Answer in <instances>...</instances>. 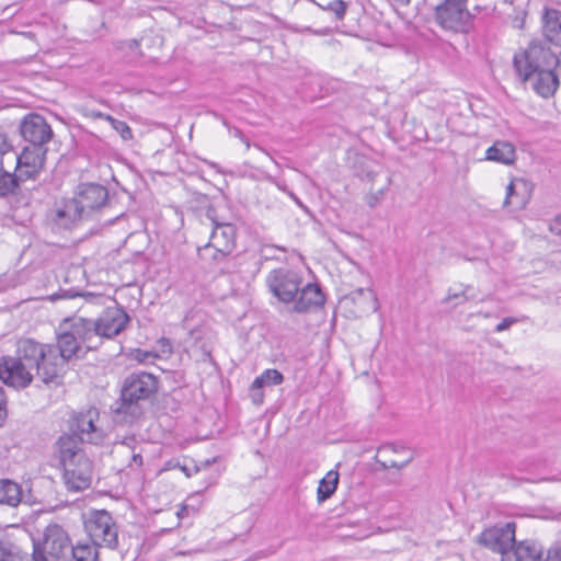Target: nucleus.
I'll list each match as a JSON object with an SVG mask.
<instances>
[{
	"mask_svg": "<svg viewBox=\"0 0 561 561\" xmlns=\"http://www.w3.org/2000/svg\"><path fill=\"white\" fill-rule=\"evenodd\" d=\"M41 342L31 339H20L16 344L15 356H2L0 358V379L9 387L16 390L28 387L34 377L44 383L56 382V368L50 362L44 363L45 351Z\"/></svg>",
	"mask_w": 561,
	"mask_h": 561,
	"instance_id": "1",
	"label": "nucleus"
},
{
	"mask_svg": "<svg viewBox=\"0 0 561 561\" xmlns=\"http://www.w3.org/2000/svg\"><path fill=\"white\" fill-rule=\"evenodd\" d=\"M266 285L279 302L291 304L290 311L294 313H307L325 302V296L318 284H305L300 273L288 267L272 270L266 277Z\"/></svg>",
	"mask_w": 561,
	"mask_h": 561,
	"instance_id": "2",
	"label": "nucleus"
},
{
	"mask_svg": "<svg viewBox=\"0 0 561 561\" xmlns=\"http://www.w3.org/2000/svg\"><path fill=\"white\" fill-rule=\"evenodd\" d=\"M56 447L66 488L75 492L90 488L93 462L80 447L79 439L73 435H61L56 442Z\"/></svg>",
	"mask_w": 561,
	"mask_h": 561,
	"instance_id": "3",
	"label": "nucleus"
},
{
	"mask_svg": "<svg viewBox=\"0 0 561 561\" xmlns=\"http://www.w3.org/2000/svg\"><path fill=\"white\" fill-rule=\"evenodd\" d=\"M158 389L156 376L145 371L133 373L126 377L121 399L114 411L117 414H129L131 417L140 414L139 401L148 400Z\"/></svg>",
	"mask_w": 561,
	"mask_h": 561,
	"instance_id": "4",
	"label": "nucleus"
},
{
	"mask_svg": "<svg viewBox=\"0 0 561 561\" xmlns=\"http://www.w3.org/2000/svg\"><path fill=\"white\" fill-rule=\"evenodd\" d=\"M71 541L67 531L58 524H49L43 537L33 539V551L28 561H71Z\"/></svg>",
	"mask_w": 561,
	"mask_h": 561,
	"instance_id": "5",
	"label": "nucleus"
},
{
	"mask_svg": "<svg viewBox=\"0 0 561 561\" xmlns=\"http://www.w3.org/2000/svg\"><path fill=\"white\" fill-rule=\"evenodd\" d=\"M83 529L90 541L100 548L117 550L119 528L114 517L105 510H91L83 514Z\"/></svg>",
	"mask_w": 561,
	"mask_h": 561,
	"instance_id": "6",
	"label": "nucleus"
},
{
	"mask_svg": "<svg viewBox=\"0 0 561 561\" xmlns=\"http://www.w3.org/2000/svg\"><path fill=\"white\" fill-rule=\"evenodd\" d=\"M42 346L48 347L45 351L44 363L50 362L56 368V382L59 383L65 373L66 364L72 358H79L85 354L82 345L78 342L76 336L70 330L65 327V323L60 327V331L57 333V345L41 343Z\"/></svg>",
	"mask_w": 561,
	"mask_h": 561,
	"instance_id": "7",
	"label": "nucleus"
},
{
	"mask_svg": "<svg viewBox=\"0 0 561 561\" xmlns=\"http://www.w3.org/2000/svg\"><path fill=\"white\" fill-rule=\"evenodd\" d=\"M553 61L554 53L538 41L531 42L524 51L515 54L513 58L515 71L523 82L530 80L535 72L553 68Z\"/></svg>",
	"mask_w": 561,
	"mask_h": 561,
	"instance_id": "8",
	"label": "nucleus"
},
{
	"mask_svg": "<svg viewBox=\"0 0 561 561\" xmlns=\"http://www.w3.org/2000/svg\"><path fill=\"white\" fill-rule=\"evenodd\" d=\"M435 21L444 30L467 33L473 25V15L465 0H444L435 8Z\"/></svg>",
	"mask_w": 561,
	"mask_h": 561,
	"instance_id": "9",
	"label": "nucleus"
},
{
	"mask_svg": "<svg viewBox=\"0 0 561 561\" xmlns=\"http://www.w3.org/2000/svg\"><path fill=\"white\" fill-rule=\"evenodd\" d=\"M20 133L28 144L23 150H30L32 153L43 151V156L47 154L46 145L53 138L54 133L44 116L37 113L25 115L20 124Z\"/></svg>",
	"mask_w": 561,
	"mask_h": 561,
	"instance_id": "10",
	"label": "nucleus"
},
{
	"mask_svg": "<svg viewBox=\"0 0 561 561\" xmlns=\"http://www.w3.org/2000/svg\"><path fill=\"white\" fill-rule=\"evenodd\" d=\"M73 198L89 220L107 207L108 191L98 183H81Z\"/></svg>",
	"mask_w": 561,
	"mask_h": 561,
	"instance_id": "11",
	"label": "nucleus"
},
{
	"mask_svg": "<svg viewBox=\"0 0 561 561\" xmlns=\"http://www.w3.org/2000/svg\"><path fill=\"white\" fill-rule=\"evenodd\" d=\"M33 197V187H25L19 182L13 172L0 167V199L7 201L13 207L28 206Z\"/></svg>",
	"mask_w": 561,
	"mask_h": 561,
	"instance_id": "12",
	"label": "nucleus"
},
{
	"mask_svg": "<svg viewBox=\"0 0 561 561\" xmlns=\"http://www.w3.org/2000/svg\"><path fill=\"white\" fill-rule=\"evenodd\" d=\"M516 524L508 522L502 526H493L480 534L479 542L497 553H506L516 546L515 540Z\"/></svg>",
	"mask_w": 561,
	"mask_h": 561,
	"instance_id": "13",
	"label": "nucleus"
},
{
	"mask_svg": "<svg viewBox=\"0 0 561 561\" xmlns=\"http://www.w3.org/2000/svg\"><path fill=\"white\" fill-rule=\"evenodd\" d=\"M45 162L46 156H43V151L32 153L30 150H22L13 173L20 183L25 187H33L34 191L35 182L43 171Z\"/></svg>",
	"mask_w": 561,
	"mask_h": 561,
	"instance_id": "14",
	"label": "nucleus"
},
{
	"mask_svg": "<svg viewBox=\"0 0 561 561\" xmlns=\"http://www.w3.org/2000/svg\"><path fill=\"white\" fill-rule=\"evenodd\" d=\"M98 417L99 413L96 409H89L73 416L70 424L71 435L79 439L80 446L83 442L98 444L102 440V433L94 424Z\"/></svg>",
	"mask_w": 561,
	"mask_h": 561,
	"instance_id": "15",
	"label": "nucleus"
},
{
	"mask_svg": "<svg viewBox=\"0 0 561 561\" xmlns=\"http://www.w3.org/2000/svg\"><path fill=\"white\" fill-rule=\"evenodd\" d=\"M129 322V316L122 308H110L101 317L94 320L100 345L103 339H113L125 330Z\"/></svg>",
	"mask_w": 561,
	"mask_h": 561,
	"instance_id": "16",
	"label": "nucleus"
},
{
	"mask_svg": "<svg viewBox=\"0 0 561 561\" xmlns=\"http://www.w3.org/2000/svg\"><path fill=\"white\" fill-rule=\"evenodd\" d=\"M70 332L87 351L96 350L100 346V337L93 319L73 318L65 321Z\"/></svg>",
	"mask_w": 561,
	"mask_h": 561,
	"instance_id": "17",
	"label": "nucleus"
},
{
	"mask_svg": "<svg viewBox=\"0 0 561 561\" xmlns=\"http://www.w3.org/2000/svg\"><path fill=\"white\" fill-rule=\"evenodd\" d=\"M54 224L61 229H72L88 220L75 198L64 201L53 213Z\"/></svg>",
	"mask_w": 561,
	"mask_h": 561,
	"instance_id": "18",
	"label": "nucleus"
},
{
	"mask_svg": "<svg viewBox=\"0 0 561 561\" xmlns=\"http://www.w3.org/2000/svg\"><path fill=\"white\" fill-rule=\"evenodd\" d=\"M236 229L230 224H216L213 229L209 247L214 248L215 260L222 259L231 253L234 248Z\"/></svg>",
	"mask_w": 561,
	"mask_h": 561,
	"instance_id": "19",
	"label": "nucleus"
},
{
	"mask_svg": "<svg viewBox=\"0 0 561 561\" xmlns=\"http://www.w3.org/2000/svg\"><path fill=\"white\" fill-rule=\"evenodd\" d=\"M553 69L549 68L535 72L530 78L534 80L533 89L542 98L552 96L559 87V79Z\"/></svg>",
	"mask_w": 561,
	"mask_h": 561,
	"instance_id": "20",
	"label": "nucleus"
},
{
	"mask_svg": "<svg viewBox=\"0 0 561 561\" xmlns=\"http://www.w3.org/2000/svg\"><path fill=\"white\" fill-rule=\"evenodd\" d=\"M284 380V376L277 369H266L260 376H257L251 385L252 399L256 404L263 402V392L261 391L264 387H271L280 385Z\"/></svg>",
	"mask_w": 561,
	"mask_h": 561,
	"instance_id": "21",
	"label": "nucleus"
},
{
	"mask_svg": "<svg viewBox=\"0 0 561 561\" xmlns=\"http://www.w3.org/2000/svg\"><path fill=\"white\" fill-rule=\"evenodd\" d=\"M542 32L547 41L561 45V11L546 9L542 15Z\"/></svg>",
	"mask_w": 561,
	"mask_h": 561,
	"instance_id": "22",
	"label": "nucleus"
},
{
	"mask_svg": "<svg viewBox=\"0 0 561 561\" xmlns=\"http://www.w3.org/2000/svg\"><path fill=\"white\" fill-rule=\"evenodd\" d=\"M516 159V150L515 147L504 140H496L490 148L485 151V160L493 161L502 164H513Z\"/></svg>",
	"mask_w": 561,
	"mask_h": 561,
	"instance_id": "23",
	"label": "nucleus"
},
{
	"mask_svg": "<svg viewBox=\"0 0 561 561\" xmlns=\"http://www.w3.org/2000/svg\"><path fill=\"white\" fill-rule=\"evenodd\" d=\"M22 486L11 479H0V505L15 507L22 502Z\"/></svg>",
	"mask_w": 561,
	"mask_h": 561,
	"instance_id": "24",
	"label": "nucleus"
},
{
	"mask_svg": "<svg viewBox=\"0 0 561 561\" xmlns=\"http://www.w3.org/2000/svg\"><path fill=\"white\" fill-rule=\"evenodd\" d=\"M517 561H545L543 549L534 540H523L514 547Z\"/></svg>",
	"mask_w": 561,
	"mask_h": 561,
	"instance_id": "25",
	"label": "nucleus"
},
{
	"mask_svg": "<svg viewBox=\"0 0 561 561\" xmlns=\"http://www.w3.org/2000/svg\"><path fill=\"white\" fill-rule=\"evenodd\" d=\"M99 549L101 548L88 541L71 543V561H99Z\"/></svg>",
	"mask_w": 561,
	"mask_h": 561,
	"instance_id": "26",
	"label": "nucleus"
},
{
	"mask_svg": "<svg viewBox=\"0 0 561 561\" xmlns=\"http://www.w3.org/2000/svg\"><path fill=\"white\" fill-rule=\"evenodd\" d=\"M339 483V472L331 470L320 480L317 496L319 502L330 499L335 492Z\"/></svg>",
	"mask_w": 561,
	"mask_h": 561,
	"instance_id": "27",
	"label": "nucleus"
},
{
	"mask_svg": "<svg viewBox=\"0 0 561 561\" xmlns=\"http://www.w3.org/2000/svg\"><path fill=\"white\" fill-rule=\"evenodd\" d=\"M0 561H28V553L10 540L0 538Z\"/></svg>",
	"mask_w": 561,
	"mask_h": 561,
	"instance_id": "28",
	"label": "nucleus"
},
{
	"mask_svg": "<svg viewBox=\"0 0 561 561\" xmlns=\"http://www.w3.org/2000/svg\"><path fill=\"white\" fill-rule=\"evenodd\" d=\"M471 291H472L471 285L463 286V288L459 291H453L451 289H449L447 293V296L442 300V304H448L453 300H457V302L455 304V307H456L465 301L474 299L476 295L471 294Z\"/></svg>",
	"mask_w": 561,
	"mask_h": 561,
	"instance_id": "29",
	"label": "nucleus"
},
{
	"mask_svg": "<svg viewBox=\"0 0 561 561\" xmlns=\"http://www.w3.org/2000/svg\"><path fill=\"white\" fill-rule=\"evenodd\" d=\"M379 456L380 455L377 454L375 459L380 470H387L389 468L403 469L413 460V455L407 457L404 461L392 460L389 457L380 459Z\"/></svg>",
	"mask_w": 561,
	"mask_h": 561,
	"instance_id": "30",
	"label": "nucleus"
},
{
	"mask_svg": "<svg viewBox=\"0 0 561 561\" xmlns=\"http://www.w3.org/2000/svg\"><path fill=\"white\" fill-rule=\"evenodd\" d=\"M347 7V2L343 0H332L327 5H322L321 8L323 10L332 12L335 16V20L341 21L345 16Z\"/></svg>",
	"mask_w": 561,
	"mask_h": 561,
	"instance_id": "31",
	"label": "nucleus"
},
{
	"mask_svg": "<svg viewBox=\"0 0 561 561\" xmlns=\"http://www.w3.org/2000/svg\"><path fill=\"white\" fill-rule=\"evenodd\" d=\"M106 121L111 124L112 128L116 130L124 140H130L133 133L127 123L116 119L113 116H106Z\"/></svg>",
	"mask_w": 561,
	"mask_h": 561,
	"instance_id": "32",
	"label": "nucleus"
},
{
	"mask_svg": "<svg viewBox=\"0 0 561 561\" xmlns=\"http://www.w3.org/2000/svg\"><path fill=\"white\" fill-rule=\"evenodd\" d=\"M76 297H93L92 294L87 293H80V291H73V290H60L58 293H55L48 297L50 301H56L58 299H72Z\"/></svg>",
	"mask_w": 561,
	"mask_h": 561,
	"instance_id": "33",
	"label": "nucleus"
},
{
	"mask_svg": "<svg viewBox=\"0 0 561 561\" xmlns=\"http://www.w3.org/2000/svg\"><path fill=\"white\" fill-rule=\"evenodd\" d=\"M515 197H516L515 184L512 181L506 187V196H505V201H504V206L515 205L517 208H524L526 203L524 201L515 202L514 201Z\"/></svg>",
	"mask_w": 561,
	"mask_h": 561,
	"instance_id": "34",
	"label": "nucleus"
},
{
	"mask_svg": "<svg viewBox=\"0 0 561 561\" xmlns=\"http://www.w3.org/2000/svg\"><path fill=\"white\" fill-rule=\"evenodd\" d=\"M405 447L397 446L394 444H385L378 448V455L382 458H388L390 454H399L405 451Z\"/></svg>",
	"mask_w": 561,
	"mask_h": 561,
	"instance_id": "35",
	"label": "nucleus"
},
{
	"mask_svg": "<svg viewBox=\"0 0 561 561\" xmlns=\"http://www.w3.org/2000/svg\"><path fill=\"white\" fill-rule=\"evenodd\" d=\"M157 357V354L149 351L137 348L133 352V358L138 363H151Z\"/></svg>",
	"mask_w": 561,
	"mask_h": 561,
	"instance_id": "36",
	"label": "nucleus"
},
{
	"mask_svg": "<svg viewBox=\"0 0 561 561\" xmlns=\"http://www.w3.org/2000/svg\"><path fill=\"white\" fill-rule=\"evenodd\" d=\"M545 561H561V542H556L549 548Z\"/></svg>",
	"mask_w": 561,
	"mask_h": 561,
	"instance_id": "37",
	"label": "nucleus"
},
{
	"mask_svg": "<svg viewBox=\"0 0 561 561\" xmlns=\"http://www.w3.org/2000/svg\"><path fill=\"white\" fill-rule=\"evenodd\" d=\"M11 149L7 134L0 127V156L7 153Z\"/></svg>",
	"mask_w": 561,
	"mask_h": 561,
	"instance_id": "38",
	"label": "nucleus"
},
{
	"mask_svg": "<svg viewBox=\"0 0 561 561\" xmlns=\"http://www.w3.org/2000/svg\"><path fill=\"white\" fill-rule=\"evenodd\" d=\"M7 419V408H5V396L2 387L0 386V426L3 425L4 420Z\"/></svg>",
	"mask_w": 561,
	"mask_h": 561,
	"instance_id": "39",
	"label": "nucleus"
},
{
	"mask_svg": "<svg viewBox=\"0 0 561 561\" xmlns=\"http://www.w3.org/2000/svg\"><path fill=\"white\" fill-rule=\"evenodd\" d=\"M516 322V319L514 318H504L500 323L496 324L495 327V331L496 332H502V331H505L507 330L512 324H514Z\"/></svg>",
	"mask_w": 561,
	"mask_h": 561,
	"instance_id": "40",
	"label": "nucleus"
},
{
	"mask_svg": "<svg viewBox=\"0 0 561 561\" xmlns=\"http://www.w3.org/2000/svg\"><path fill=\"white\" fill-rule=\"evenodd\" d=\"M142 465H144V459H142L141 454L140 453H136L135 449L133 448L131 460L128 463V467H130V468H134V467L140 468Z\"/></svg>",
	"mask_w": 561,
	"mask_h": 561,
	"instance_id": "41",
	"label": "nucleus"
},
{
	"mask_svg": "<svg viewBox=\"0 0 561 561\" xmlns=\"http://www.w3.org/2000/svg\"><path fill=\"white\" fill-rule=\"evenodd\" d=\"M358 294H359L360 296L366 295V296L370 299V301H371V308H373V310H374V311H376V310H377V308H378V306H377V298L375 297V295H374V293H373L371 290H367V291H365L364 289H360V290L358 291Z\"/></svg>",
	"mask_w": 561,
	"mask_h": 561,
	"instance_id": "42",
	"label": "nucleus"
},
{
	"mask_svg": "<svg viewBox=\"0 0 561 561\" xmlns=\"http://www.w3.org/2000/svg\"><path fill=\"white\" fill-rule=\"evenodd\" d=\"M383 194V188L379 190L375 195H371L368 199V205L370 207H374L378 201H379V196H381Z\"/></svg>",
	"mask_w": 561,
	"mask_h": 561,
	"instance_id": "43",
	"label": "nucleus"
},
{
	"mask_svg": "<svg viewBox=\"0 0 561 561\" xmlns=\"http://www.w3.org/2000/svg\"><path fill=\"white\" fill-rule=\"evenodd\" d=\"M551 231L561 234V216H559L550 227Z\"/></svg>",
	"mask_w": 561,
	"mask_h": 561,
	"instance_id": "44",
	"label": "nucleus"
},
{
	"mask_svg": "<svg viewBox=\"0 0 561 561\" xmlns=\"http://www.w3.org/2000/svg\"><path fill=\"white\" fill-rule=\"evenodd\" d=\"M288 195L301 209H304L306 213L309 211L308 207L293 192H288Z\"/></svg>",
	"mask_w": 561,
	"mask_h": 561,
	"instance_id": "45",
	"label": "nucleus"
},
{
	"mask_svg": "<svg viewBox=\"0 0 561 561\" xmlns=\"http://www.w3.org/2000/svg\"><path fill=\"white\" fill-rule=\"evenodd\" d=\"M179 467L185 473V476L188 478L192 477L193 473L198 472V468L196 466H194L192 469L186 466H179Z\"/></svg>",
	"mask_w": 561,
	"mask_h": 561,
	"instance_id": "46",
	"label": "nucleus"
},
{
	"mask_svg": "<svg viewBox=\"0 0 561 561\" xmlns=\"http://www.w3.org/2000/svg\"><path fill=\"white\" fill-rule=\"evenodd\" d=\"M201 352H202V357L204 360H206V359L211 360V351L205 344H203L201 346Z\"/></svg>",
	"mask_w": 561,
	"mask_h": 561,
	"instance_id": "47",
	"label": "nucleus"
},
{
	"mask_svg": "<svg viewBox=\"0 0 561 561\" xmlns=\"http://www.w3.org/2000/svg\"><path fill=\"white\" fill-rule=\"evenodd\" d=\"M89 115L93 118H101V119H105V121H106V116H110L108 114H104L100 111H94V110H91L89 112Z\"/></svg>",
	"mask_w": 561,
	"mask_h": 561,
	"instance_id": "48",
	"label": "nucleus"
},
{
	"mask_svg": "<svg viewBox=\"0 0 561 561\" xmlns=\"http://www.w3.org/2000/svg\"><path fill=\"white\" fill-rule=\"evenodd\" d=\"M553 68H558L559 73L561 75V51L558 55L554 54Z\"/></svg>",
	"mask_w": 561,
	"mask_h": 561,
	"instance_id": "49",
	"label": "nucleus"
},
{
	"mask_svg": "<svg viewBox=\"0 0 561 561\" xmlns=\"http://www.w3.org/2000/svg\"><path fill=\"white\" fill-rule=\"evenodd\" d=\"M376 176V172L373 170H367L363 175L362 179H366L367 181H374Z\"/></svg>",
	"mask_w": 561,
	"mask_h": 561,
	"instance_id": "50",
	"label": "nucleus"
},
{
	"mask_svg": "<svg viewBox=\"0 0 561 561\" xmlns=\"http://www.w3.org/2000/svg\"><path fill=\"white\" fill-rule=\"evenodd\" d=\"M138 46V42L136 39L129 41V48H135Z\"/></svg>",
	"mask_w": 561,
	"mask_h": 561,
	"instance_id": "51",
	"label": "nucleus"
},
{
	"mask_svg": "<svg viewBox=\"0 0 561 561\" xmlns=\"http://www.w3.org/2000/svg\"><path fill=\"white\" fill-rule=\"evenodd\" d=\"M278 188H282L283 191H286V187H283V185H278Z\"/></svg>",
	"mask_w": 561,
	"mask_h": 561,
	"instance_id": "52",
	"label": "nucleus"
},
{
	"mask_svg": "<svg viewBox=\"0 0 561 561\" xmlns=\"http://www.w3.org/2000/svg\"><path fill=\"white\" fill-rule=\"evenodd\" d=\"M278 188H282L283 191H286V187H283V185H278Z\"/></svg>",
	"mask_w": 561,
	"mask_h": 561,
	"instance_id": "53",
	"label": "nucleus"
},
{
	"mask_svg": "<svg viewBox=\"0 0 561 561\" xmlns=\"http://www.w3.org/2000/svg\"><path fill=\"white\" fill-rule=\"evenodd\" d=\"M278 188H282L283 191H286V187H283V185H278Z\"/></svg>",
	"mask_w": 561,
	"mask_h": 561,
	"instance_id": "54",
	"label": "nucleus"
}]
</instances>
